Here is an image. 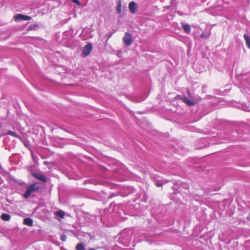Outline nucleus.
Instances as JSON below:
<instances>
[{"mask_svg": "<svg viewBox=\"0 0 250 250\" xmlns=\"http://www.w3.org/2000/svg\"><path fill=\"white\" fill-rule=\"evenodd\" d=\"M123 40L124 43L126 46L130 45L133 42L132 36L130 34L128 33H125V35L123 37Z\"/></svg>", "mask_w": 250, "mask_h": 250, "instance_id": "nucleus-2", "label": "nucleus"}, {"mask_svg": "<svg viewBox=\"0 0 250 250\" xmlns=\"http://www.w3.org/2000/svg\"><path fill=\"white\" fill-rule=\"evenodd\" d=\"M23 223L28 226H32L33 225V221L31 218H26L24 219Z\"/></svg>", "mask_w": 250, "mask_h": 250, "instance_id": "nucleus-9", "label": "nucleus"}, {"mask_svg": "<svg viewBox=\"0 0 250 250\" xmlns=\"http://www.w3.org/2000/svg\"><path fill=\"white\" fill-rule=\"evenodd\" d=\"M15 20L16 21H28L31 19V17L29 16L24 15L21 14H18L14 17Z\"/></svg>", "mask_w": 250, "mask_h": 250, "instance_id": "nucleus-4", "label": "nucleus"}, {"mask_svg": "<svg viewBox=\"0 0 250 250\" xmlns=\"http://www.w3.org/2000/svg\"><path fill=\"white\" fill-rule=\"evenodd\" d=\"M55 215L60 217L61 218H63L64 216V212L62 210H59L55 212Z\"/></svg>", "mask_w": 250, "mask_h": 250, "instance_id": "nucleus-15", "label": "nucleus"}, {"mask_svg": "<svg viewBox=\"0 0 250 250\" xmlns=\"http://www.w3.org/2000/svg\"><path fill=\"white\" fill-rule=\"evenodd\" d=\"M66 236L65 234H62L60 236V239L61 241L64 242L66 240Z\"/></svg>", "mask_w": 250, "mask_h": 250, "instance_id": "nucleus-17", "label": "nucleus"}, {"mask_svg": "<svg viewBox=\"0 0 250 250\" xmlns=\"http://www.w3.org/2000/svg\"><path fill=\"white\" fill-rule=\"evenodd\" d=\"M6 135H10L11 136H13L14 137L17 138H20V136L19 135L17 134L15 132L11 131V130H8L6 133Z\"/></svg>", "mask_w": 250, "mask_h": 250, "instance_id": "nucleus-12", "label": "nucleus"}, {"mask_svg": "<svg viewBox=\"0 0 250 250\" xmlns=\"http://www.w3.org/2000/svg\"><path fill=\"white\" fill-rule=\"evenodd\" d=\"M181 24L184 32L187 34H189L191 31L190 25L188 23L184 22H181Z\"/></svg>", "mask_w": 250, "mask_h": 250, "instance_id": "nucleus-7", "label": "nucleus"}, {"mask_svg": "<svg viewBox=\"0 0 250 250\" xmlns=\"http://www.w3.org/2000/svg\"><path fill=\"white\" fill-rule=\"evenodd\" d=\"M88 250H95V249L93 248H90Z\"/></svg>", "mask_w": 250, "mask_h": 250, "instance_id": "nucleus-21", "label": "nucleus"}, {"mask_svg": "<svg viewBox=\"0 0 250 250\" xmlns=\"http://www.w3.org/2000/svg\"><path fill=\"white\" fill-rule=\"evenodd\" d=\"M32 175L34 176V177L42 181V182L45 183L47 181L46 177L42 174L34 173L32 174Z\"/></svg>", "mask_w": 250, "mask_h": 250, "instance_id": "nucleus-6", "label": "nucleus"}, {"mask_svg": "<svg viewBox=\"0 0 250 250\" xmlns=\"http://www.w3.org/2000/svg\"><path fill=\"white\" fill-rule=\"evenodd\" d=\"M162 184L160 183H156V186L157 187H160L161 186H162Z\"/></svg>", "mask_w": 250, "mask_h": 250, "instance_id": "nucleus-19", "label": "nucleus"}, {"mask_svg": "<svg viewBox=\"0 0 250 250\" xmlns=\"http://www.w3.org/2000/svg\"><path fill=\"white\" fill-rule=\"evenodd\" d=\"M182 100L185 104L189 106H193L196 104V102L195 101V100H189L185 96L183 97Z\"/></svg>", "mask_w": 250, "mask_h": 250, "instance_id": "nucleus-8", "label": "nucleus"}, {"mask_svg": "<svg viewBox=\"0 0 250 250\" xmlns=\"http://www.w3.org/2000/svg\"><path fill=\"white\" fill-rule=\"evenodd\" d=\"M210 36V34L209 33H202L200 37L203 39H208Z\"/></svg>", "mask_w": 250, "mask_h": 250, "instance_id": "nucleus-16", "label": "nucleus"}, {"mask_svg": "<svg viewBox=\"0 0 250 250\" xmlns=\"http://www.w3.org/2000/svg\"><path fill=\"white\" fill-rule=\"evenodd\" d=\"M1 218L3 221H8L10 220L11 216L9 214L3 213L1 215Z\"/></svg>", "mask_w": 250, "mask_h": 250, "instance_id": "nucleus-11", "label": "nucleus"}, {"mask_svg": "<svg viewBox=\"0 0 250 250\" xmlns=\"http://www.w3.org/2000/svg\"><path fill=\"white\" fill-rule=\"evenodd\" d=\"M244 38L246 41L247 45L250 49V37H249V36L248 34H245L244 35Z\"/></svg>", "mask_w": 250, "mask_h": 250, "instance_id": "nucleus-13", "label": "nucleus"}, {"mask_svg": "<svg viewBox=\"0 0 250 250\" xmlns=\"http://www.w3.org/2000/svg\"><path fill=\"white\" fill-rule=\"evenodd\" d=\"M76 250H85V248L84 245L82 243H79L76 246Z\"/></svg>", "mask_w": 250, "mask_h": 250, "instance_id": "nucleus-14", "label": "nucleus"}, {"mask_svg": "<svg viewBox=\"0 0 250 250\" xmlns=\"http://www.w3.org/2000/svg\"><path fill=\"white\" fill-rule=\"evenodd\" d=\"M188 94L189 95V91L188 90Z\"/></svg>", "mask_w": 250, "mask_h": 250, "instance_id": "nucleus-22", "label": "nucleus"}, {"mask_svg": "<svg viewBox=\"0 0 250 250\" xmlns=\"http://www.w3.org/2000/svg\"><path fill=\"white\" fill-rule=\"evenodd\" d=\"M93 49V46L90 43H87L85 45L83 50V55L84 57L88 56Z\"/></svg>", "mask_w": 250, "mask_h": 250, "instance_id": "nucleus-3", "label": "nucleus"}, {"mask_svg": "<svg viewBox=\"0 0 250 250\" xmlns=\"http://www.w3.org/2000/svg\"><path fill=\"white\" fill-rule=\"evenodd\" d=\"M128 7L130 12L132 14H135L136 12L137 9V5L136 3L134 1H131L129 2Z\"/></svg>", "mask_w": 250, "mask_h": 250, "instance_id": "nucleus-5", "label": "nucleus"}, {"mask_svg": "<svg viewBox=\"0 0 250 250\" xmlns=\"http://www.w3.org/2000/svg\"><path fill=\"white\" fill-rule=\"evenodd\" d=\"M114 196V194H111V195L109 196V198H112Z\"/></svg>", "mask_w": 250, "mask_h": 250, "instance_id": "nucleus-20", "label": "nucleus"}, {"mask_svg": "<svg viewBox=\"0 0 250 250\" xmlns=\"http://www.w3.org/2000/svg\"><path fill=\"white\" fill-rule=\"evenodd\" d=\"M122 2H121V0H118L117 1V6H116V10L117 11V12L119 14H121V13H122Z\"/></svg>", "mask_w": 250, "mask_h": 250, "instance_id": "nucleus-10", "label": "nucleus"}, {"mask_svg": "<svg viewBox=\"0 0 250 250\" xmlns=\"http://www.w3.org/2000/svg\"><path fill=\"white\" fill-rule=\"evenodd\" d=\"M40 188V186L37 183H34L26 187V191L23 194V197L25 199L29 198L32 193L38 191Z\"/></svg>", "mask_w": 250, "mask_h": 250, "instance_id": "nucleus-1", "label": "nucleus"}, {"mask_svg": "<svg viewBox=\"0 0 250 250\" xmlns=\"http://www.w3.org/2000/svg\"><path fill=\"white\" fill-rule=\"evenodd\" d=\"M185 187L188 188V186H186Z\"/></svg>", "mask_w": 250, "mask_h": 250, "instance_id": "nucleus-23", "label": "nucleus"}, {"mask_svg": "<svg viewBox=\"0 0 250 250\" xmlns=\"http://www.w3.org/2000/svg\"><path fill=\"white\" fill-rule=\"evenodd\" d=\"M74 3L77 4L78 5H80V2L79 0H71Z\"/></svg>", "mask_w": 250, "mask_h": 250, "instance_id": "nucleus-18", "label": "nucleus"}]
</instances>
